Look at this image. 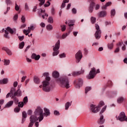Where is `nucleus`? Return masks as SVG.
Returning a JSON list of instances; mask_svg holds the SVG:
<instances>
[{
  "instance_id": "1",
  "label": "nucleus",
  "mask_w": 127,
  "mask_h": 127,
  "mask_svg": "<svg viewBox=\"0 0 127 127\" xmlns=\"http://www.w3.org/2000/svg\"><path fill=\"white\" fill-rule=\"evenodd\" d=\"M43 76L46 77V80L43 82V85H40V88H43L44 92H50L54 86L52 84H50L49 81L51 80L50 77H49V73L45 72L43 73Z\"/></svg>"
},
{
  "instance_id": "2",
  "label": "nucleus",
  "mask_w": 127,
  "mask_h": 127,
  "mask_svg": "<svg viewBox=\"0 0 127 127\" xmlns=\"http://www.w3.org/2000/svg\"><path fill=\"white\" fill-rule=\"evenodd\" d=\"M31 117H34V119L37 121L39 120V122H41L44 119L43 116V110L41 109V107H38L34 112V115H32Z\"/></svg>"
},
{
  "instance_id": "3",
  "label": "nucleus",
  "mask_w": 127,
  "mask_h": 127,
  "mask_svg": "<svg viewBox=\"0 0 127 127\" xmlns=\"http://www.w3.org/2000/svg\"><path fill=\"white\" fill-rule=\"evenodd\" d=\"M57 82L60 83V86L63 88H66V89H68L70 87L69 79L67 76L61 77L60 78L57 79Z\"/></svg>"
},
{
  "instance_id": "4",
  "label": "nucleus",
  "mask_w": 127,
  "mask_h": 127,
  "mask_svg": "<svg viewBox=\"0 0 127 127\" xmlns=\"http://www.w3.org/2000/svg\"><path fill=\"white\" fill-rule=\"evenodd\" d=\"M53 56H56L59 54V49L60 48V40H59L56 43V45L54 47L53 46Z\"/></svg>"
},
{
  "instance_id": "5",
  "label": "nucleus",
  "mask_w": 127,
  "mask_h": 127,
  "mask_svg": "<svg viewBox=\"0 0 127 127\" xmlns=\"http://www.w3.org/2000/svg\"><path fill=\"white\" fill-rule=\"evenodd\" d=\"M97 73H100V69H97V72H96V68L93 67L91 69V70L89 72V75L87 76L88 79H94L95 78V76H96V74Z\"/></svg>"
},
{
  "instance_id": "6",
  "label": "nucleus",
  "mask_w": 127,
  "mask_h": 127,
  "mask_svg": "<svg viewBox=\"0 0 127 127\" xmlns=\"http://www.w3.org/2000/svg\"><path fill=\"white\" fill-rule=\"evenodd\" d=\"M107 109V106H105L101 110V112H100L99 115L100 116V118L99 121H98V124L99 125H103L105 123V119H104V116L102 115L106 111V109Z\"/></svg>"
},
{
  "instance_id": "7",
  "label": "nucleus",
  "mask_w": 127,
  "mask_h": 127,
  "mask_svg": "<svg viewBox=\"0 0 127 127\" xmlns=\"http://www.w3.org/2000/svg\"><path fill=\"white\" fill-rule=\"evenodd\" d=\"M116 118L117 120H118L120 122H125V121L127 122V116H126V113L124 112H121L119 116H116Z\"/></svg>"
},
{
  "instance_id": "8",
  "label": "nucleus",
  "mask_w": 127,
  "mask_h": 127,
  "mask_svg": "<svg viewBox=\"0 0 127 127\" xmlns=\"http://www.w3.org/2000/svg\"><path fill=\"white\" fill-rule=\"evenodd\" d=\"M95 28L96 31L95 33V37L96 39H100L101 38V34L102 33L101 30L100 29V26L97 24H95Z\"/></svg>"
},
{
  "instance_id": "9",
  "label": "nucleus",
  "mask_w": 127,
  "mask_h": 127,
  "mask_svg": "<svg viewBox=\"0 0 127 127\" xmlns=\"http://www.w3.org/2000/svg\"><path fill=\"white\" fill-rule=\"evenodd\" d=\"M38 13L39 16H42L43 19H47V17H48V14L45 13V10H42V9H39L38 10Z\"/></svg>"
},
{
  "instance_id": "10",
  "label": "nucleus",
  "mask_w": 127,
  "mask_h": 127,
  "mask_svg": "<svg viewBox=\"0 0 127 127\" xmlns=\"http://www.w3.org/2000/svg\"><path fill=\"white\" fill-rule=\"evenodd\" d=\"M74 85H75V87L77 89H79L80 87L82 86L83 84V79L81 78H78V79H76L74 82Z\"/></svg>"
},
{
  "instance_id": "11",
  "label": "nucleus",
  "mask_w": 127,
  "mask_h": 127,
  "mask_svg": "<svg viewBox=\"0 0 127 127\" xmlns=\"http://www.w3.org/2000/svg\"><path fill=\"white\" fill-rule=\"evenodd\" d=\"M83 57V55H82V52L81 51H79L76 54H75V59L76 60V63H79L80 61H81V59Z\"/></svg>"
},
{
  "instance_id": "12",
  "label": "nucleus",
  "mask_w": 127,
  "mask_h": 127,
  "mask_svg": "<svg viewBox=\"0 0 127 127\" xmlns=\"http://www.w3.org/2000/svg\"><path fill=\"white\" fill-rule=\"evenodd\" d=\"M95 5H96V3L93 0L91 1L88 7V11L90 13H92L94 11V6Z\"/></svg>"
},
{
  "instance_id": "13",
  "label": "nucleus",
  "mask_w": 127,
  "mask_h": 127,
  "mask_svg": "<svg viewBox=\"0 0 127 127\" xmlns=\"http://www.w3.org/2000/svg\"><path fill=\"white\" fill-rule=\"evenodd\" d=\"M34 27L33 26H31V27H28L27 30H23V32L25 35L27 36L28 34H29V33H30V32H31V31L34 30Z\"/></svg>"
},
{
  "instance_id": "14",
  "label": "nucleus",
  "mask_w": 127,
  "mask_h": 127,
  "mask_svg": "<svg viewBox=\"0 0 127 127\" xmlns=\"http://www.w3.org/2000/svg\"><path fill=\"white\" fill-rule=\"evenodd\" d=\"M90 108H91V112H92V113H98V112H99V111H100V110H101V108H99L98 106H96V105H94L93 104H92L90 106Z\"/></svg>"
},
{
  "instance_id": "15",
  "label": "nucleus",
  "mask_w": 127,
  "mask_h": 127,
  "mask_svg": "<svg viewBox=\"0 0 127 127\" xmlns=\"http://www.w3.org/2000/svg\"><path fill=\"white\" fill-rule=\"evenodd\" d=\"M30 123L29 124L28 127H33V125H34V123H35V122H37V120L34 119V116H30Z\"/></svg>"
},
{
  "instance_id": "16",
  "label": "nucleus",
  "mask_w": 127,
  "mask_h": 127,
  "mask_svg": "<svg viewBox=\"0 0 127 127\" xmlns=\"http://www.w3.org/2000/svg\"><path fill=\"white\" fill-rule=\"evenodd\" d=\"M20 108H23V102H21V103L19 102L18 103V107H16L14 109V111L15 112V113H18L19 111H20Z\"/></svg>"
},
{
  "instance_id": "17",
  "label": "nucleus",
  "mask_w": 127,
  "mask_h": 127,
  "mask_svg": "<svg viewBox=\"0 0 127 127\" xmlns=\"http://www.w3.org/2000/svg\"><path fill=\"white\" fill-rule=\"evenodd\" d=\"M2 50H4V51H5V52H6V53L9 56H11V55H12V52H11V51H10V50H9L8 48L6 47H3Z\"/></svg>"
},
{
  "instance_id": "18",
  "label": "nucleus",
  "mask_w": 127,
  "mask_h": 127,
  "mask_svg": "<svg viewBox=\"0 0 127 127\" xmlns=\"http://www.w3.org/2000/svg\"><path fill=\"white\" fill-rule=\"evenodd\" d=\"M44 111L45 112L44 113L43 115L45 116V117H48V116H50V111H49V109L44 108Z\"/></svg>"
},
{
  "instance_id": "19",
  "label": "nucleus",
  "mask_w": 127,
  "mask_h": 127,
  "mask_svg": "<svg viewBox=\"0 0 127 127\" xmlns=\"http://www.w3.org/2000/svg\"><path fill=\"white\" fill-rule=\"evenodd\" d=\"M27 117V114H26V112H25V111H23L22 112V124H23V123L25 122V119H26Z\"/></svg>"
},
{
  "instance_id": "20",
  "label": "nucleus",
  "mask_w": 127,
  "mask_h": 127,
  "mask_svg": "<svg viewBox=\"0 0 127 127\" xmlns=\"http://www.w3.org/2000/svg\"><path fill=\"white\" fill-rule=\"evenodd\" d=\"M107 15V12L105 11H101L98 13L99 17H105Z\"/></svg>"
},
{
  "instance_id": "21",
  "label": "nucleus",
  "mask_w": 127,
  "mask_h": 127,
  "mask_svg": "<svg viewBox=\"0 0 127 127\" xmlns=\"http://www.w3.org/2000/svg\"><path fill=\"white\" fill-rule=\"evenodd\" d=\"M32 59H34L35 60H38L40 59V55H36L35 53L32 54L31 56Z\"/></svg>"
},
{
  "instance_id": "22",
  "label": "nucleus",
  "mask_w": 127,
  "mask_h": 127,
  "mask_svg": "<svg viewBox=\"0 0 127 127\" xmlns=\"http://www.w3.org/2000/svg\"><path fill=\"white\" fill-rule=\"evenodd\" d=\"M14 97L17 96L20 97L21 96V91L20 89H18L13 94Z\"/></svg>"
},
{
  "instance_id": "23",
  "label": "nucleus",
  "mask_w": 127,
  "mask_h": 127,
  "mask_svg": "<svg viewBox=\"0 0 127 127\" xmlns=\"http://www.w3.org/2000/svg\"><path fill=\"white\" fill-rule=\"evenodd\" d=\"M7 31H8L11 34H13V33H15L16 30L15 29H11L10 27H8L6 28Z\"/></svg>"
},
{
  "instance_id": "24",
  "label": "nucleus",
  "mask_w": 127,
  "mask_h": 127,
  "mask_svg": "<svg viewBox=\"0 0 127 127\" xmlns=\"http://www.w3.org/2000/svg\"><path fill=\"white\" fill-rule=\"evenodd\" d=\"M74 24H73V21H70L68 23V26H69V31L72 32L73 30V26Z\"/></svg>"
},
{
  "instance_id": "25",
  "label": "nucleus",
  "mask_w": 127,
  "mask_h": 127,
  "mask_svg": "<svg viewBox=\"0 0 127 127\" xmlns=\"http://www.w3.org/2000/svg\"><path fill=\"white\" fill-rule=\"evenodd\" d=\"M12 105H13V101H10L5 105L4 108H10Z\"/></svg>"
},
{
  "instance_id": "26",
  "label": "nucleus",
  "mask_w": 127,
  "mask_h": 127,
  "mask_svg": "<svg viewBox=\"0 0 127 127\" xmlns=\"http://www.w3.org/2000/svg\"><path fill=\"white\" fill-rule=\"evenodd\" d=\"M52 76L54 78H58L59 77V72L57 71H55L53 72Z\"/></svg>"
},
{
  "instance_id": "27",
  "label": "nucleus",
  "mask_w": 127,
  "mask_h": 127,
  "mask_svg": "<svg viewBox=\"0 0 127 127\" xmlns=\"http://www.w3.org/2000/svg\"><path fill=\"white\" fill-rule=\"evenodd\" d=\"M34 82L35 84H39L40 83V79L37 76L34 77Z\"/></svg>"
},
{
  "instance_id": "28",
  "label": "nucleus",
  "mask_w": 127,
  "mask_h": 127,
  "mask_svg": "<svg viewBox=\"0 0 127 127\" xmlns=\"http://www.w3.org/2000/svg\"><path fill=\"white\" fill-rule=\"evenodd\" d=\"M3 63L4 66H8V65L10 64V60L4 59Z\"/></svg>"
},
{
  "instance_id": "29",
  "label": "nucleus",
  "mask_w": 127,
  "mask_h": 127,
  "mask_svg": "<svg viewBox=\"0 0 127 127\" xmlns=\"http://www.w3.org/2000/svg\"><path fill=\"white\" fill-rule=\"evenodd\" d=\"M111 4H112V2H107L105 5H103L102 6V9H106L107 7H108V6H110V5H111Z\"/></svg>"
},
{
  "instance_id": "30",
  "label": "nucleus",
  "mask_w": 127,
  "mask_h": 127,
  "mask_svg": "<svg viewBox=\"0 0 127 127\" xmlns=\"http://www.w3.org/2000/svg\"><path fill=\"white\" fill-rule=\"evenodd\" d=\"M8 82V79L7 78H3V80H0V84H7Z\"/></svg>"
},
{
  "instance_id": "31",
  "label": "nucleus",
  "mask_w": 127,
  "mask_h": 127,
  "mask_svg": "<svg viewBox=\"0 0 127 127\" xmlns=\"http://www.w3.org/2000/svg\"><path fill=\"white\" fill-rule=\"evenodd\" d=\"M12 99H13L14 100V102L15 103V104H16V105H17V104H19V103H18V99H17V98L15 97V96H14V95H13L12 96Z\"/></svg>"
},
{
  "instance_id": "32",
  "label": "nucleus",
  "mask_w": 127,
  "mask_h": 127,
  "mask_svg": "<svg viewBox=\"0 0 127 127\" xmlns=\"http://www.w3.org/2000/svg\"><path fill=\"white\" fill-rule=\"evenodd\" d=\"M66 2H69V0H64L63 1V2L62 3L61 5V7L62 8H64V7H65V6L66 5Z\"/></svg>"
},
{
  "instance_id": "33",
  "label": "nucleus",
  "mask_w": 127,
  "mask_h": 127,
  "mask_svg": "<svg viewBox=\"0 0 127 127\" xmlns=\"http://www.w3.org/2000/svg\"><path fill=\"white\" fill-rule=\"evenodd\" d=\"M117 102L118 104H121V103H123V102H124V97H120L118 98Z\"/></svg>"
},
{
  "instance_id": "34",
  "label": "nucleus",
  "mask_w": 127,
  "mask_h": 127,
  "mask_svg": "<svg viewBox=\"0 0 127 127\" xmlns=\"http://www.w3.org/2000/svg\"><path fill=\"white\" fill-rule=\"evenodd\" d=\"M71 103L69 102L65 103V110H68L69 109V107H70V106H71Z\"/></svg>"
},
{
  "instance_id": "35",
  "label": "nucleus",
  "mask_w": 127,
  "mask_h": 127,
  "mask_svg": "<svg viewBox=\"0 0 127 127\" xmlns=\"http://www.w3.org/2000/svg\"><path fill=\"white\" fill-rule=\"evenodd\" d=\"M81 74V72L80 71H73L72 73V76H78Z\"/></svg>"
},
{
  "instance_id": "36",
  "label": "nucleus",
  "mask_w": 127,
  "mask_h": 127,
  "mask_svg": "<svg viewBox=\"0 0 127 127\" xmlns=\"http://www.w3.org/2000/svg\"><path fill=\"white\" fill-rule=\"evenodd\" d=\"M96 19H96V17H95L92 16V17H91V18H90L91 22V23H92L93 24H94V23H95V22H96Z\"/></svg>"
},
{
  "instance_id": "37",
  "label": "nucleus",
  "mask_w": 127,
  "mask_h": 127,
  "mask_svg": "<svg viewBox=\"0 0 127 127\" xmlns=\"http://www.w3.org/2000/svg\"><path fill=\"white\" fill-rule=\"evenodd\" d=\"M105 105V103L103 101H101L99 102L98 106H97L99 109H101V107Z\"/></svg>"
},
{
  "instance_id": "38",
  "label": "nucleus",
  "mask_w": 127,
  "mask_h": 127,
  "mask_svg": "<svg viewBox=\"0 0 127 127\" xmlns=\"http://www.w3.org/2000/svg\"><path fill=\"white\" fill-rule=\"evenodd\" d=\"M24 47V42H22L19 44V48L22 49Z\"/></svg>"
},
{
  "instance_id": "39",
  "label": "nucleus",
  "mask_w": 127,
  "mask_h": 127,
  "mask_svg": "<svg viewBox=\"0 0 127 127\" xmlns=\"http://www.w3.org/2000/svg\"><path fill=\"white\" fill-rule=\"evenodd\" d=\"M115 14H116V10H115V9H113L111 11V17L115 16Z\"/></svg>"
},
{
  "instance_id": "40",
  "label": "nucleus",
  "mask_w": 127,
  "mask_h": 127,
  "mask_svg": "<svg viewBox=\"0 0 127 127\" xmlns=\"http://www.w3.org/2000/svg\"><path fill=\"white\" fill-rule=\"evenodd\" d=\"M46 27H47V30H49V31L52 30L53 29V26H52L50 24L48 25Z\"/></svg>"
},
{
  "instance_id": "41",
  "label": "nucleus",
  "mask_w": 127,
  "mask_h": 127,
  "mask_svg": "<svg viewBox=\"0 0 127 127\" xmlns=\"http://www.w3.org/2000/svg\"><path fill=\"white\" fill-rule=\"evenodd\" d=\"M28 102V98H27V96L23 98V106L24 105V104H26L27 103V102Z\"/></svg>"
},
{
  "instance_id": "42",
  "label": "nucleus",
  "mask_w": 127,
  "mask_h": 127,
  "mask_svg": "<svg viewBox=\"0 0 127 127\" xmlns=\"http://www.w3.org/2000/svg\"><path fill=\"white\" fill-rule=\"evenodd\" d=\"M91 90H92L91 87H86L85 89V94H87V93H88L89 91H91Z\"/></svg>"
},
{
  "instance_id": "43",
  "label": "nucleus",
  "mask_w": 127,
  "mask_h": 127,
  "mask_svg": "<svg viewBox=\"0 0 127 127\" xmlns=\"http://www.w3.org/2000/svg\"><path fill=\"white\" fill-rule=\"evenodd\" d=\"M48 22L49 23H53V18L52 17H49L48 19Z\"/></svg>"
},
{
  "instance_id": "44",
  "label": "nucleus",
  "mask_w": 127,
  "mask_h": 127,
  "mask_svg": "<svg viewBox=\"0 0 127 127\" xmlns=\"http://www.w3.org/2000/svg\"><path fill=\"white\" fill-rule=\"evenodd\" d=\"M4 32H5V34L4 35V37L5 38H9V37H8V32H7V31H6V30H4Z\"/></svg>"
},
{
  "instance_id": "45",
  "label": "nucleus",
  "mask_w": 127,
  "mask_h": 127,
  "mask_svg": "<svg viewBox=\"0 0 127 127\" xmlns=\"http://www.w3.org/2000/svg\"><path fill=\"white\" fill-rule=\"evenodd\" d=\"M39 1H40L39 5H43L44 3H45V0H38Z\"/></svg>"
},
{
  "instance_id": "46",
  "label": "nucleus",
  "mask_w": 127,
  "mask_h": 127,
  "mask_svg": "<svg viewBox=\"0 0 127 127\" xmlns=\"http://www.w3.org/2000/svg\"><path fill=\"white\" fill-rule=\"evenodd\" d=\"M61 27H62V31L64 32L66 30V25H61Z\"/></svg>"
},
{
  "instance_id": "47",
  "label": "nucleus",
  "mask_w": 127,
  "mask_h": 127,
  "mask_svg": "<svg viewBox=\"0 0 127 127\" xmlns=\"http://www.w3.org/2000/svg\"><path fill=\"white\" fill-rule=\"evenodd\" d=\"M95 5V10H99V9H100V4H97Z\"/></svg>"
},
{
  "instance_id": "48",
  "label": "nucleus",
  "mask_w": 127,
  "mask_h": 127,
  "mask_svg": "<svg viewBox=\"0 0 127 127\" xmlns=\"http://www.w3.org/2000/svg\"><path fill=\"white\" fill-rule=\"evenodd\" d=\"M108 47L109 49H113V47H114V44H109L108 45Z\"/></svg>"
},
{
  "instance_id": "49",
  "label": "nucleus",
  "mask_w": 127,
  "mask_h": 127,
  "mask_svg": "<svg viewBox=\"0 0 127 127\" xmlns=\"http://www.w3.org/2000/svg\"><path fill=\"white\" fill-rule=\"evenodd\" d=\"M5 2L7 5H8V4H11L12 3L10 0H5Z\"/></svg>"
},
{
  "instance_id": "50",
  "label": "nucleus",
  "mask_w": 127,
  "mask_h": 127,
  "mask_svg": "<svg viewBox=\"0 0 127 127\" xmlns=\"http://www.w3.org/2000/svg\"><path fill=\"white\" fill-rule=\"evenodd\" d=\"M18 38H19L20 41H22V40L24 39V36H18Z\"/></svg>"
},
{
  "instance_id": "51",
  "label": "nucleus",
  "mask_w": 127,
  "mask_h": 127,
  "mask_svg": "<svg viewBox=\"0 0 127 127\" xmlns=\"http://www.w3.org/2000/svg\"><path fill=\"white\" fill-rule=\"evenodd\" d=\"M59 56L60 58H65V57H66V55H65V53L60 54Z\"/></svg>"
},
{
  "instance_id": "52",
  "label": "nucleus",
  "mask_w": 127,
  "mask_h": 127,
  "mask_svg": "<svg viewBox=\"0 0 127 127\" xmlns=\"http://www.w3.org/2000/svg\"><path fill=\"white\" fill-rule=\"evenodd\" d=\"M21 21L23 23H24V22H25V17H24V15L22 16Z\"/></svg>"
},
{
  "instance_id": "53",
  "label": "nucleus",
  "mask_w": 127,
  "mask_h": 127,
  "mask_svg": "<svg viewBox=\"0 0 127 127\" xmlns=\"http://www.w3.org/2000/svg\"><path fill=\"white\" fill-rule=\"evenodd\" d=\"M15 10H16L17 11L19 10V6H18V5H17V4L15 3Z\"/></svg>"
},
{
  "instance_id": "54",
  "label": "nucleus",
  "mask_w": 127,
  "mask_h": 127,
  "mask_svg": "<svg viewBox=\"0 0 127 127\" xmlns=\"http://www.w3.org/2000/svg\"><path fill=\"white\" fill-rule=\"evenodd\" d=\"M25 9L26 10H29V7H28V5L27 4V3H26L25 4Z\"/></svg>"
},
{
  "instance_id": "55",
  "label": "nucleus",
  "mask_w": 127,
  "mask_h": 127,
  "mask_svg": "<svg viewBox=\"0 0 127 127\" xmlns=\"http://www.w3.org/2000/svg\"><path fill=\"white\" fill-rule=\"evenodd\" d=\"M68 36L66 33H64L62 36V39H65L66 37Z\"/></svg>"
},
{
  "instance_id": "56",
  "label": "nucleus",
  "mask_w": 127,
  "mask_h": 127,
  "mask_svg": "<svg viewBox=\"0 0 127 127\" xmlns=\"http://www.w3.org/2000/svg\"><path fill=\"white\" fill-rule=\"evenodd\" d=\"M50 5V2L49 1H48L45 4L44 6L45 7H47L48 6H49Z\"/></svg>"
},
{
  "instance_id": "57",
  "label": "nucleus",
  "mask_w": 127,
  "mask_h": 127,
  "mask_svg": "<svg viewBox=\"0 0 127 127\" xmlns=\"http://www.w3.org/2000/svg\"><path fill=\"white\" fill-rule=\"evenodd\" d=\"M18 18V15L17 14H16L15 15H14L13 17V20H17Z\"/></svg>"
},
{
  "instance_id": "58",
  "label": "nucleus",
  "mask_w": 127,
  "mask_h": 127,
  "mask_svg": "<svg viewBox=\"0 0 127 127\" xmlns=\"http://www.w3.org/2000/svg\"><path fill=\"white\" fill-rule=\"evenodd\" d=\"M51 13L53 15L55 14V9H54V7L52 8Z\"/></svg>"
},
{
  "instance_id": "59",
  "label": "nucleus",
  "mask_w": 127,
  "mask_h": 127,
  "mask_svg": "<svg viewBox=\"0 0 127 127\" xmlns=\"http://www.w3.org/2000/svg\"><path fill=\"white\" fill-rule=\"evenodd\" d=\"M107 85L108 86H109V87H111V86L113 85V83L112 82V81L109 80L107 83Z\"/></svg>"
},
{
  "instance_id": "60",
  "label": "nucleus",
  "mask_w": 127,
  "mask_h": 127,
  "mask_svg": "<svg viewBox=\"0 0 127 127\" xmlns=\"http://www.w3.org/2000/svg\"><path fill=\"white\" fill-rule=\"evenodd\" d=\"M54 115L55 116H59V115H60V114L59 113V112L57 111V110H55L54 112Z\"/></svg>"
},
{
  "instance_id": "61",
  "label": "nucleus",
  "mask_w": 127,
  "mask_h": 127,
  "mask_svg": "<svg viewBox=\"0 0 127 127\" xmlns=\"http://www.w3.org/2000/svg\"><path fill=\"white\" fill-rule=\"evenodd\" d=\"M13 92H15V88L14 87L12 88L10 90V93L12 94V95H13Z\"/></svg>"
},
{
  "instance_id": "62",
  "label": "nucleus",
  "mask_w": 127,
  "mask_h": 127,
  "mask_svg": "<svg viewBox=\"0 0 127 127\" xmlns=\"http://www.w3.org/2000/svg\"><path fill=\"white\" fill-rule=\"evenodd\" d=\"M72 13L75 14L77 13V10H76V9L75 8H73L72 9Z\"/></svg>"
},
{
  "instance_id": "63",
  "label": "nucleus",
  "mask_w": 127,
  "mask_h": 127,
  "mask_svg": "<svg viewBox=\"0 0 127 127\" xmlns=\"http://www.w3.org/2000/svg\"><path fill=\"white\" fill-rule=\"evenodd\" d=\"M27 114L29 116H31V115H32V111L31 110H28Z\"/></svg>"
},
{
  "instance_id": "64",
  "label": "nucleus",
  "mask_w": 127,
  "mask_h": 127,
  "mask_svg": "<svg viewBox=\"0 0 127 127\" xmlns=\"http://www.w3.org/2000/svg\"><path fill=\"white\" fill-rule=\"evenodd\" d=\"M17 85H18V83L17 81H15L14 83H13V86L14 88H16V87H17Z\"/></svg>"
}]
</instances>
